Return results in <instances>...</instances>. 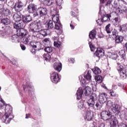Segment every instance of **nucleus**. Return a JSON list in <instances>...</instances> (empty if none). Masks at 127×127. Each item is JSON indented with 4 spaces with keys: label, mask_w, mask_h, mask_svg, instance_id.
<instances>
[{
    "label": "nucleus",
    "mask_w": 127,
    "mask_h": 127,
    "mask_svg": "<svg viewBox=\"0 0 127 127\" xmlns=\"http://www.w3.org/2000/svg\"><path fill=\"white\" fill-rule=\"evenodd\" d=\"M101 118L103 121L109 122L110 127H117L119 125L118 119L110 111H104L101 113Z\"/></svg>",
    "instance_id": "3"
},
{
    "label": "nucleus",
    "mask_w": 127,
    "mask_h": 127,
    "mask_svg": "<svg viewBox=\"0 0 127 127\" xmlns=\"http://www.w3.org/2000/svg\"><path fill=\"white\" fill-rule=\"evenodd\" d=\"M124 41V37L122 36H117L115 37V44H120Z\"/></svg>",
    "instance_id": "28"
},
{
    "label": "nucleus",
    "mask_w": 127,
    "mask_h": 127,
    "mask_svg": "<svg viewBox=\"0 0 127 127\" xmlns=\"http://www.w3.org/2000/svg\"><path fill=\"white\" fill-rule=\"evenodd\" d=\"M114 104V103H113L112 101L109 100L107 102V106H108V107H109L110 108H111Z\"/></svg>",
    "instance_id": "49"
},
{
    "label": "nucleus",
    "mask_w": 127,
    "mask_h": 127,
    "mask_svg": "<svg viewBox=\"0 0 127 127\" xmlns=\"http://www.w3.org/2000/svg\"><path fill=\"white\" fill-rule=\"evenodd\" d=\"M127 29V27L126 24L122 25L119 27V30L120 32H124Z\"/></svg>",
    "instance_id": "36"
},
{
    "label": "nucleus",
    "mask_w": 127,
    "mask_h": 127,
    "mask_svg": "<svg viewBox=\"0 0 127 127\" xmlns=\"http://www.w3.org/2000/svg\"><path fill=\"white\" fill-rule=\"evenodd\" d=\"M44 51H45V52H47V53H51V52H52V48L50 47H44Z\"/></svg>",
    "instance_id": "41"
},
{
    "label": "nucleus",
    "mask_w": 127,
    "mask_h": 127,
    "mask_svg": "<svg viewBox=\"0 0 127 127\" xmlns=\"http://www.w3.org/2000/svg\"><path fill=\"white\" fill-rule=\"evenodd\" d=\"M37 10V7L34 3H31L28 6V11L29 13H34Z\"/></svg>",
    "instance_id": "19"
},
{
    "label": "nucleus",
    "mask_w": 127,
    "mask_h": 127,
    "mask_svg": "<svg viewBox=\"0 0 127 127\" xmlns=\"http://www.w3.org/2000/svg\"><path fill=\"white\" fill-rule=\"evenodd\" d=\"M84 78L86 80H85L83 77V75H80L79 76V79L80 83H82L83 86L87 85L88 83H91L92 82V70H87L85 71L84 73Z\"/></svg>",
    "instance_id": "7"
},
{
    "label": "nucleus",
    "mask_w": 127,
    "mask_h": 127,
    "mask_svg": "<svg viewBox=\"0 0 127 127\" xmlns=\"http://www.w3.org/2000/svg\"><path fill=\"white\" fill-rule=\"evenodd\" d=\"M95 80L98 84H100L103 82V77L101 75H97L95 76Z\"/></svg>",
    "instance_id": "35"
},
{
    "label": "nucleus",
    "mask_w": 127,
    "mask_h": 127,
    "mask_svg": "<svg viewBox=\"0 0 127 127\" xmlns=\"http://www.w3.org/2000/svg\"><path fill=\"white\" fill-rule=\"evenodd\" d=\"M44 42H47L48 43L49 42V38H46L44 40Z\"/></svg>",
    "instance_id": "64"
},
{
    "label": "nucleus",
    "mask_w": 127,
    "mask_h": 127,
    "mask_svg": "<svg viewBox=\"0 0 127 127\" xmlns=\"http://www.w3.org/2000/svg\"><path fill=\"white\" fill-rule=\"evenodd\" d=\"M94 55L98 58H101L105 56V51L103 49L98 48L94 53Z\"/></svg>",
    "instance_id": "18"
},
{
    "label": "nucleus",
    "mask_w": 127,
    "mask_h": 127,
    "mask_svg": "<svg viewBox=\"0 0 127 127\" xmlns=\"http://www.w3.org/2000/svg\"><path fill=\"white\" fill-rule=\"evenodd\" d=\"M36 50V49L35 48H34V49H32V51H31L32 54L34 55V54H35V51Z\"/></svg>",
    "instance_id": "60"
},
{
    "label": "nucleus",
    "mask_w": 127,
    "mask_h": 127,
    "mask_svg": "<svg viewBox=\"0 0 127 127\" xmlns=\"http://www.w3.org/2000/svg\"><path fill=\"white\" fill-rule=\"evenodd\" d=\"M111 58L113 60H119V59H118V56L117 54L113 53H111Z\"/></svg>",
    "instance_id": "42"
},
{
    "label": "nucleus",
    "mask_w": 127,
    "mask_h": 127,
    "mask_svg": "<svg viewBox=\"0 0 127 127\" xmlns=\"http://www.w3.org/2000/svg\"><path fill=\"white\" fill-rule=\"evenodd\" d=\"M97 34V32H96V30H92L90 33H89V38L90 39H95V37H96V35Z\"/></svg>",
    "instance_id": "33"
},
{
    "label": "nucleus",
    "mask_w": 127,
    "mask_h": 127,
    "mask_svg": "<svg viewBox=\"0 0 127 127\" xmlns=\"http://www.w3.org/2000/svg\"><path fill=\"white\" fill-rule=\"evenodd\" d=\"M95 107H96L97 110H101V109H102V106L100 103H99V102H97L95 104Z\"/></svg>",
    "instance_id": "47"
},
{
    "label": "nucleus",
    "mask_w": 127,
    "mask_h": 127,
    "mask_svg": "<svg viewBox=\"0 0 127 127\" xmlns=\"http://www.w3.org/2000/svg\"><path fill=\"white\" fill-rule=\"evenodd\" d=\"M23 7V3L19 0H17L14 5V8L15 11H21L22 10V7Z\"/></svg>",
    "instance_id": "17"
},
{
    "label": "nucleus",
    "mask_w": 127,
    "mask_h": 127,
    "mask_svg": "<svg viewBox=\"0 0 127 127\" xmlns=\"http://www.w3.org/2000/svg\"><path fill=\"white\" fill-rule=\"evenodd\" d=\"M40 16H44L47 14V9L45 7H41L38 9Z\"/></svg>",
    "instance_id": "22"
},
{
    "label": "nucleus",
    "mask_w": 127,
    "mask_h": 127,
    "mask_svg": "<svg viewBox=\"0 0 127 127\" xmlns=\"http://www.w3.org/2000/svg\"><path fill=\"white\" fill-rule=\"evenodd\" d=\"M113 22L115 26L116 25H119V24H120V22H121V19L119 17H115L113 19Z\"/></svg>",
    "instance_id": "39"
},
{
    "label": "nucleus",
    "mask_w": 127,
    "mask_h": 127,
    "mask_svg": "<svg viewBox=\"0 0 127 127\" xmlns=\"http://www.w3.org/2000/svg\"><path fill=\"white\" fill-rule=\"evenodd\" d=\"M52 16V21H53L55 23L60 22L59 21V15L57 14H53Z\"/></svg>",
    "instance_id": "32"
},
{
    "label": "nucleus",
    "mask_w": 127,
    "mask_h": 127,
    "mask_svg": "<svg viewBox=\"0 0 127 127\" xmlns=\"http://www.w3.org/2000/svg\"><path fill=\"white\" fill-rule=\"evenodd\" d=\"M56 2L59 6H61L62 3H63V0H57Z\"/></svg>",
    "instance_id": "51"
},
{
    "label": "nucleus",
    "mask_w": 127,
    "mask_h": 127,
    "mask_svg": "<svg viewBox=\"0 0 127 127\" xmlns=\"http://www.w3.org/2000/svg\"><path fill=\"white\" fill-rule=\"evenodd\" d=\"M46 27L48 28V29H52V28H54V25L53 24V21L51 20H48L46 23Z\"/></svg>",
    "instance_id": "29"
},
{
    "label": "nucleus",
    "mask_w": 127,
    "mask_h": 127,
    "mask_svg": "<svg viewBox=\"0 0 127 127\" xmlns=\"http://www.w3.org/2000/svg\"><path fill=\"white\" fill-rule=\"evenodd\" d=\"M55 28L57 30H61L62 29V24L60 22H58L55 23Z\"/></svg>",
    "instance_id": "34"
},
{
    "label": "nucleus",
    "mask_w": 127,
    "mask_h": 127,
    "mask_svg": "<svg viewBox=\"0 0 127 127\" xmlns=\"http://www.w3.org/2000/svg\"><path fill=\"white\" fill-rule=\"evenodd\" d=\"M119 116L124 123L119 124L118 127H127V109H125L119 113Z\"/></svg>",
    "instance_id": "9"
},
{
    "label": "nucleus",
    "mask_w": 127,
    "mask_h": 127,
    "mask_svg": "<svg viewBox=\"0 0 127 127\" xmlns=\"http://www.w3.org/2000/svg\"><path fill=\"white\" fill-rule=\"evenodd\" d=\"M69 63H71L72 64H74V63L75 62V59L73 58H71L68 60Z\"/></svg>",
    "instance_id": "54"
},
{
    "label": "nucleus",
    "mask_w": 127,
    "mask_h": 127,
    "mask_svg": "<svg viewBox=\"0 0 127 127\" xmlns=\"http://www.w3.org/2000/svg\"><path fill=\"white\" fill-rule=\"evenodd\" d=\"M99 9V14L101 16L102 21L103 22H109L111 21V17H112L111 14H106L105 10H104V6L102 5H100Z\"/></svg>",
    "instance_id": "10"
},
{
    "label": "nucleus",
    "mask_w": 127,
    "mask_h": 127,
    "mask_svg": "<svg viewBox=\"0 0 127 127\" xmlns=\"http://www.w3.org/2000/svg\"><path fill=\"white\" fill-rule=\"evenodd\" d=\"M0 102L2 103V105H4V101L2 100V98H1V97H0Z\"/></svg>",
    "instance_id": "63"
},
{
    "label": "nucleus",
    "mask_w": 127,
    "mask_h": 127,
    "mask_svg": "<svg viewBox=\"0 0 127 127\" xmlns=\"http://www.w3.org/2000/svg\"><path fill=\"white\" fill-rule=\"evenodd\" d=\"M30 82H26V85H23V90L25 93H28L30 97L34 96V88Z\"/></svg>",
    "instance_id": "11"
},
{
    "label": "nucleus",
    "mask_w": 127,
    "mask_h": 127,
    "mask_svg": "<svg viewBox=\"0 0 127 127\" xmlns=\"http://www.w3.org/2000/svg\"><path fill=\"white\" fill-rule=\"evenodd\" d=\"M1 23L4 25H8L10 24V20L8 18H4L1 19Z\"/></svg>",
    "instance_id": "30"
},
{
    "label": "nucleus",
    "mask_w": 127,
    "mask_h": 127,
    "mask_svg": "<svg viewBox=\"0 0 127 127\" xmlns=\"http://www.w3.org/2000/svg\"><path fill=\"white\" fill-rule=\"evenodd\" d=\"M115 12L116 13H117V14H121V13H123L122 12V10L120 7L116 8Z\"/></svg>",
    "instance_id": "50"
},
{
    "label": "nucleus",
    "mask_w": 127,
    "mask_h": 127,
    "mask_svg": "<svg viewBox=\"0 0 127 127\" xmlns=\"http://www.w3.org/2000/svg\"><path fill=\"white\" fill-rule=\"evenodd\" d=\"M31 46L33 48L38 49V50H41V49H44V45H42L41 42H37L34 44H31Z\"/></svg>",
    "instance_id": "20"
},
{
    "label": "nucleus",
    "mask_w": 127,
    "mask_h": 127,
    "mask_svg": "<svg viewBox=\"0 0 127 127\" xmlns=\"http://www.w3.org/2000/svg\"><path fill=\"white\" fill-rule=\"evenodd\" d=\"M91 92L92 89L89 86L86 87L84 89H83L82 87H79L76 93V99L77 100H81L83 93L85 96H89V95H91Z\"/></svg>",
    "instance_id": "8"
},
{
    "label": "nucleus",
    "mask_w": 127,
    "mask_h": 127,
    "mask_svg": "<svg viewBox=\"0 0 127 127\" xmlns=\"http://www.w3.org/2000/svg\"><path fill=\"white\" fill-rule=\"evenodd\" d=\"M108 100V95L106 93H100L99 95L98 101L100 104H105Z\"/></svg>",
    "instance_id": "15"
},
{
    "label": "nucleus",
    "mask_w": 127,
    "mask_h": 127,
    "mask_svg": "<svg viewBox=\"0 0 127 127\" xmlns=\"http://www.w3.org/2000/svg\"><path fill=\"white\" fill-rule=\"evenodd\" d=\"M2 7H3V6L2 5V4H0V12H1V11L3 10V8H2Z\"/></svg>",
    "instance_id": "59"
},
{
    "label": "nucleus",
    "mask_w": 127,
    "mask_h": 127,
    "mask_svg": "<svg viewBox=\"0 0 127 127\" xmlns=\"http://www.w3.org/2000/svg\"><path fill=\"white\" fill-rule=\"evenodd\" d=\"M84 118L85 121H92L94 118V113L92 111H87L84 115Z\"/></svg>",
    "instance_id": "16"
},
{
    "label": "nucleus",
    "mask_w": 127,
    "mask_h": 127,
    "mask_svg": "<svg viewBox=\"0 0 127 127\" xmlns=\"http://www.w3.org/2000/svg\"><path fill=\"white\" fill-rule=\"evenodd\" d=\"M59 38L58 36L54 38V45L55 47H57V48H59L60 46L62 45V43L58 40Z\"/></svg>",
    "instance_id": "23"
},
{
    "label": "nucleus",
    "mask_w": 127,
    "mask_h": 127,
    "mask_svg": "<svg viewBox=\"0 0 127 127\" xmlns=\"http://www.w3.org/2000/svg\"><path fill=\"white\" fill-rule=\"evenodd\" d=\"M22 22L23 23L24 22L25 23H28V22H30L31 20H32V17L30 16V15H28L27 16H22Z\"/></svg>",
    "instance_id": "24"
},
{
    "label": "nucleus",
    "mask_w": 127,
    "mask_h": 127,
    "mask_svg": "<svg viewBox=\"0 0 127 127\" xmlns=\"http://www.w3.org/2000/svg\"><path fill=\"white\" fill-rule=\"evenodd\" d=\"M20 47H21L22 50H23V51H24V50H25V49H26V47H25V46H24V45L21 44Z\"/></svg>",
    "instance_id": "57"
},
{
    "label": "nucleus",
    "mask_w": 127,
    "mask_h": 127,
    "mask_svg": "<svg viewBox=\"0 0 127 127\" xmlns=\"http://www.w3.org/2000/svg\"><path fill=\"white\" fill-rule=\"evenodd\" d=\"M77 107L79 110H83L85 108V105H84V102L83 101H80L78 103Z\"/></svg>",
    "instance_id": "40"
},
{
    "label": "nucleus",
    "mask_w": 127,
    "mask_h": 127,
    "mask_svg": "<svg viewBox=\"0 0 127 127\" xmlns=\"http://www.w3.org/2000/svg\"><path fill=\"white\" fill-rule=\"evenodd\" d=\"M88 44L89 45L91 51L94 52V51H95V50H96V48H95V47L92 44V43H91L89 40H88Z\"/></svg>",
    "instance_id": "43"
},
{
    "label": "nucleus",
    "mask_w": 127,
    "mask_h": 127,
    "mask_svg": "<svg viewBox=\"0 0 127 127\" xmlns=\"http://www.w3.org/2000/svg\"><path fill=\"white\" fill-rule=\"evenodd\" d=\"M1 13L3 16H8V15H10L11 12L8 9H3L2 11H1Z\"/></svg>",
    "instance_id": "31"
},
{
    "label": "nucleus",
    "mask_w": 127,
    "mask_h": 127,
    "mask_svg": "<svg viewBox=\"0 0 127 127\" xmlns=\"http://www.w3.org/2000/svg\"><path fill=\"white\" fill-rule=\"evenodd\" d=\"M13 118H14V116L12 115V108L9 105L6 106L4 113L0 110V119L2 123L6 125L9 124Z\"/></svg>",
    "instance_id": "4"
},
{
    "label": "nucleus",
    "mask_w": 127,
    "mask_h": 127,
    "mask_svg": "<svg viewBox=\"0 0 127 127\" xmlns=\"http://www.w3.org/2000/svg\"><path fill=\"white\" fill-rule=\"evenodd\" d=\"M50 78L51 82L54 84L57 83L58 82H59V80H60L58 73L56 72H53L51 74Z\"/></svg>",
    "instance_id": "14"
},
{
    "label": "nucleus",
    "mask_w": 127,
    "mask_h": 127,
    "mask_svg": "<svg viewBox=\"0 0 127 127\" xmlns=\"http://www.w3.org/2000/svg\"><path fill=\"white\" fill-rule=\"evenodd\" d=\"M98 97L97 94L93 93L90 96L89 99L87 101V105L90 108L95 109V101H96Z\"/></svg>",
    "instance_id": "12"
},
{
    "label": "nucleus",
    "mask_w": 127,
    "mask_h": 127,
    "mask_svg": "<svg viewBox=\"0 0 127 127\" xmlns=\"http://www.w3.org/2000/svg\"><path fill=\"white\" fill-rule=\"evenodd\" d=\"M44 5L47 6H50V5H53L54 4V0H41Z\"/></svg>",
    "instance_id": "26"
},
{
    "label": "nucleus",
    "mask_w": 127,
    "mask_h": 127,
    "mask_svg": "<svg viewBox=\"0 0 127 127\" xmlns=\"http://www.w3.org/2000/svg\"><path fill=\"white\" fill-rule=\"evenodd\" d=\"M106 5L109 6V8L111 9H114V8H116L117 6H118V4L117 2H116V0H113L108 1Z\"/></svg>",
    "instance_id": "21"
},
{
    "label": "nucleus",
    "mask_w": 127,
    "mask_h": 127,
    "mask_svg": "<svg viewBox=\"0 0 127 127\" xmlns=\"http://www.w3.org/2000/svg\"><path fill=\"white\" fill-rule=\"evenodd\" d=\"M121 110V106H120L119 104L116 103H114V104L111 106V107L109 109V112L110 111V113H113L115 114V113H118V116H119V113H121L122 111H120Z\"/></svg>",
    "instance_id": "13"
},
{
    "label": "nucleus",
    "mask_w": 127,
    "mask_h": 127,
    "mask_svg": "<svg viewBox=\"0 0 127 127\" xmlns=\"http://www.w3.org/2000/svg\"><path fill=\"white\" fill-rule=\"evenodd\" d=\"M118 33H119L118 32V31L116 29L113 30V31H112L113 35L114 36H116V37H117V36H119V35H118Z\"/></svg>",
    "instance_id": "52"
},
{
    "label": "nucleus",
    "mask_w": 127,
    "mask_h": 127,
    "mask_svg": "<svg viewBox=\"0 0 127 127\" xmlns=\"http://www.w3.org/2000/svg\"><path fill=\"white\" fill-rule=\"evenodd\" d=\"M72 10H73V11H75V12H77L78 13V8H77V4H75V5H73L72 6Z\"/></svg>",
    "instance_id": "53"
},
{
    "label": "nucleus",
    "mask_w": 127,
    "mask_h": 127,
    "mask_svg": "<svg viewBox=\"0 0 127 127\" xmlns=\"http://www.w3.org/2000/svg\"><path fill=\"white\" fill-rule=\"evenodd\" d=\"M33 13V17H36V16H37L38 15V13L36 11H35L34 13Z\"/></svg>",
    "instance_id": "58"
},
{
    "label": "nucleus",
    "mask_w": 127,
    "mask_h": 127,
    "mask_svg": "<svg viewBox=\"0 0 127 127\" xmlns=\"http://www.w3.org/2000/svg\"><path fill=\"white\" fill-rule=\"evenodd\" d=\"M70 28H71V29H74V28H75V26H74V25L72 23H70Z\"/></svg>",
    "instance_id": "62"
},
{
    "label": "nucleus",
    "mask_w": 127,
    "mask_h": 127,
    "mask_svg": "<svg viewBox=\"0 0 127 127\" xmlns=\"http://www.w3.org/2000/svg\"><path fill=\"white\" fill-rule=\"evenodd\" d=\"M22 16L19 12H17L13 15V20L15 22H17L13 24V27L15 29H21L24 27L23 22L21 20Z\"/></svg>",
    "instance_id": "6"
},
{
    "label": "nucleus",
    "mask_w": 127,
    "mask_h": 127,
    "mask_svg": "<svg viewBox=\"0 0 127 127\" xmlns=\"http://www.w3.org/2000/svg\"><path fill=\"white\" fill-rule=\"evenodd\" d=\"M118 54L120 56L121 60L118 59L116 68L120 74L121 79L125 80V79H127V67L123 66L121 64L125 61V59H126V51L125 50H121L118 52Z\"/></svg>",
    "instance_id": "2"
},
{
    "label": "nucleus",
    "mask_w": 127,
    "mask_h": 127,
    "mask_svg": "<svg viewBox=\"0 0 127 127\" xmlns=\"http://www.w3.org/2000/svg\"><path fill=\"white\" fill-rule=\"evenodd\" d=\"M17 31V33L16 35H13L10 37L12 42H20L21 38L28 34L27 30L24 29H18Z\"/></svg>",
    "instance_id": "5"
},
{
    "label": "nucleus",
    "mask_w": 127,
    "mask_h": 127,
    "mask_svg": "<svg viewBox=\"0 0 127 127\" xmlns=\"http://www.w3.org/2000/svg\"><path fill=\"white\" fill-rule=\"evenodd\" d=\"M54 68L56 71L60 72L62 70V64L61 63H55L54 64Z\"/></svg>",
    "instance_id": "25"
},
{
    "label": "nucleus",
    "mask_w": 127,
    "mask_h": 127,
    "mask_svg": "<svg viewBox=\"0 0 127 127\" xmlns=\"http://www.w3.org/2000/svg\"><path fill=\"white\" fill-rule=\"evenodd\" d=\"M96 22H97V24H98V25H100V26L102 25V24H103V22L102 18L97 20Z\"/></svg>",
    "instance_id": "48"
},
{
    "label": "nucleus",
    "mask_w": 127,
    "mask_h": 127,
    "mask_svg": "<svg viewBox=\"0 0 127 127\" xmlns=\"http://www.w3.org/2000/svg\"><path fill=\"white\" fill-rule=\"evenodd\" d=\"M31 40H33L32 39V34L29 35L28 37H25L23 39V43L24 44H28V42H31Z\"/></svg>",
    "instance_id": "27"
},
{
    "label": "nucleus",
    "mask_w": 127,
    "mask_h": 127,
    "mask_svg": "<svg viewBox=\"0 0 127 127\" xmlns=\"http://www.w3.org/2000/svg\"><path fill=\"white\" fill-rule=\"evenodd\" d=\"M110 27H111V24H108L105 27V30L107 33H111Z\"/></svg>",
    "instance_id": "44"
},
{
    "label": "nucleus",
    "mask_w": 127,
    "mask_h": 127,
    "mask_svg": "<svg viewBox=\"0 0 127 127\" xmlns=\"http://www.w3.org/2000/svg\"><path fill=\"white\" fill-rule=\"evenodd\" d=\"M91 71L95 75H98V74H100V73H101V69H100L98 67H96L92 69Z\"/></svg>",
    "instance_id": "37"
},
{
    "label": "nucleus",
    "mask_w": 127,
    "mask_h": 127,
    "mask_svg": "<svg viewBox=\"0 0 127 127\" xmlns=\"http://www.w3.org/2000/svg\"><path fill=\"white\" fill-rule=\"evenodd\" d=\"M110 95L111 97H116L117 96V94H116V92L112 90V91L110 92Z\"/></svg>",
    "instance_id": "55"
},
{
    "label": "nucleus",
    "mask_w": 127,
    "mask_h": 127,
    "mask_svg": "<svg viewBox=\"0 0 127 127\" xmlns=\"http://www.w3.org/2000/svg\"><path fill=\"white\" fill-rule=\"evenodd\" d=\"M43 58L46 61H48L49 62L50 61V59H51V56H50L49 54H44L43 55Z\"/></svg>",
    "instance_id": "38"
},
{
    "label": "nucleus",
    "mask_w": 127,
    "mask_h": 127,
    "mask_svg": "<svg viewBox=\"0 0 127 127\" xmlns=\"http://www.w3.org/2000/svg\"><path fill=\"white\" fill-rule=\"evenodd\" d=\"M30 27L32 32V39L33 40H39L45 36L50 34L49 29H43V22L38 20L36 23L30 24Z\"/></svg>",
    "instance_id": "1"
},
{
    "label": "nucleus",
    "mask_w": 127,
    "mask_h": 127,
    "mask_svg": "<svg viewBox=\"0 0 127 127\" xmlns=\"http://www.w3.org/2000/svg\"><path fill=\"white\" fill-rule=\"evenodd\" d=\"M32 127H39V122L38 121H35L34 122L33 124L32 125Z\"/></svg>",
    "instance_id": "46"
},
{
    "label": "nucleus",
    "mask_w": 127,
    "mask_h": 127,
    "mask_svg": "<svg viewBox=\"0 0 127 127\" xmlns=\"http://www.w3.org/2000/svg\"><path fill=\"white\" fill-rule=\"evenodd\" d=\"M60 38L62 41H63L64 40V38H65V36L64 35H62L60 37Z\"/></svg>",
    "instance_id": "61"
},
{
    "label": "nucleus",
    "mask_w": 127,
    "mask_h": 127,
    "mask_svg": "<svg viewBox=\"0 0 127 127\" xmlns=\"http://www.w3.org/2000/svg\"><path fill=\"white\" fill-rule=\"evenodd\" d=\"M122 13H126L127 11V8L126 6H123L120 7Z\"/></svg>",
    "instance_id": "45"
},
{
    "label": "nucleus",
    "mask_w": 127,
    "mask_h": 127,
    "mask_svg": "<svg viewBox=\"0 0 127 127\" xmlns=\"http://www.w3.org/2000/svg\"><path fill=\"white\" fill-rule=\"evenodd\" d=\"M70 14H71V16H72V17H77V15L76 14V13H75L74 12H73V11H72L70 12Z\"/></svg>",
    "instance_id": "56"
}]
</instances>
